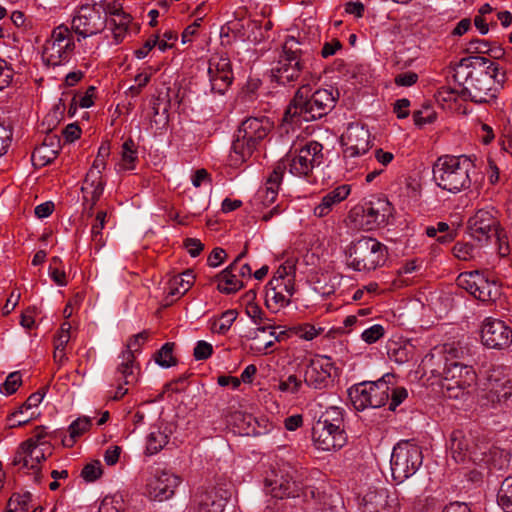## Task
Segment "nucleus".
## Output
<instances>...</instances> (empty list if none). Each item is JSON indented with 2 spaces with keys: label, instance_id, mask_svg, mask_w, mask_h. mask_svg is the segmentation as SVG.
Wrapping results in <instances>:
<instances>
[{
  "label": "nucleus",
  "instance_id": "09e8293b",
  "mask_svg": "<svg viewBox=\"0 0 512 512\" xmlns=\"http://www.w3.org/2000/svg\"><path fill=\"white\" fill-rule=\"evenodd\" d=\"M109 155L110 143L103 142L98 149L97 156L90 169L97 170L102 174V171L106 168V159L109 157Z\"/></svg>",
  "mask_w": 512,
  "mask_h": 512
},
{
  "label": "nucleus",
  "instance_id": "2f4dec72",
  "mask_svg": "<svg viewBox=\"0 0 512 512\" xmlns=\"http://www.w3.org/2000/svg\"><path fill=\"white\" fill-rule=\"evenodd\" d=\"M105 182L102 179V175L99 171L90 169L84 179L82 192L90 195L91 205L90 210L94 208L100 197L104 192Z\"/></svg>",
  "mask_w": 512,
  "mask_h": 512
},
{
  "label": "nucleus",
  "instance_id": "6e6552de",
  "mask_svg": "<svg viewBox=\"0 0 512 512\" xmlns=\"http://www.w3.org/2000/svg\"><path fill=\"white\" fill-rule=\"evenodd\" d=\"M391 379L394 375L386 373L377 381H364L348 389V396L357 411L366 408H379L387 404L390 396Z\"/></svg>",
  "mask_w": 512,
  "mask_h": 512
},
{
  "label": "nucleus",
  "instance_id": "f3484780",
  "mask_svg": "<svg viewBox=\"0 0 512 512\" xmlns=\"http://www.w3.org/2000/svg\"><path fill=\"white\" fill-rule=\"evenodd\" d=\"M480 340L487 349L505 350L512 345V328L501 319L486 317L480 326Z\"/></svg>",
  "mask_w": 512,
  "mask_h": 512
},
{
  "label": "nucleus",
  "instance_id": "4c0bfd02",
  "mask_svg": "<svg viewBox=\"0 0 512 512\" xmlns=\"http://www.w3.org/2000/svg\"><path fill=\"white\" fill-rule=\"evenodd\" d=\"M174 343H165L154 355L156 364L163 368H169L176 364V359L173 355Z\"/></svg>",
  "mask_w": 512,
  "mask_h": 512
},
{
  "label": "nucleus",
  "instance_id": "a878e982",
  "mask_svg": "<svg viewBox=\"0 0 512 512\" xmlns=\"http://www.w3.org/2000/svg\"><path fill=\"white\" fill-rule=\"evenodd\" d=\"M446 360L442 382H457L463 386H472L475 384L476 373L472 366L457 361Z\"/></svg>",
  "mask_w": 512,
  "mask_h": 512
},
{
  "label": "nucleus",
  "instance_id": "e2e57ef3",
  "mask_svg": "<svg viewBox=\"0 0 512 512\" xmlns=\"http://www.w3.org/2000/svg\"><path fill=\"white\" fill-rule=\"evenodd\" d=\"M227 257V253L223 248H214L207 258V264L210 267H218L221 265Z\"/></svg>",
  "mask_w": 512,
  "mask_h": 512
},
{
  "label": "nucleus",
  "instance_id": "c756f323",
  "mask_svg": "<svg viewBox=\"0 0 512 512\" xmlns=\"http://www.w3.org/2000/svg\"><path fill=\"white\" fill-rule=\"evenodd\" d=\"M191 276V270L188 269L181 275L174 276L167 283V287L164 288L166 293L165 305L172 304L175 300L180 298L186 292L192 288V283L189 278Z\"/></svg>",
  "mask_w": 512,
  "mask_h": 512
},
{
  "label": "nucleus",
  "instance_id": "69168bd1",
  "mask_svg": "<svg viewBox=\"0 0 512 512\" xmlns=\"http://www.w3.org/2000/svg\"><path fill=\"white\" fill-rule=\"evenodd\" d=\"M418 81V74L412 71L398 74L394 82L397 86L410 87Z\"/></svg>",
  "mask_w": 512,
  "mask_h": 512
},
{
  "label": "nucleus",
  "instance_id": "423d86ee",
  "mask_svg": "<svg viewBox=\"0 0 512 512\" xmlns=\"http://www.w3.org/2000/svg\"><path fill=\"white\" fill-rule=\"evenodd\" d=\"M273 128L266 116H251L242 121L232 143L231 160L235 164L244 163L262 146Z\"/></svg>",
  "mask_w": 512,
  "mask_h": 512
},
{
  "label": "nucleus",
  "instance_id": "b1692460",
  "mask_svg": "<svg viewBox=\"0 0 512 512\" xmlns=\"http://www.w3.org/2000/svg\"><path fill=\"white\" fill-rule=\"evenodd\" d=\"M178 484V476L167 470L156 468L147 483V489L151 498L164 501L172 497Z\"/></svg>",
  "mask_w": 512,
  "mask_h": 512
},
{
  "label": "nucleus",
  "instance_id": "bb28decb",
  "mask_svg": "<svg viewBox=\"0 0 512 512\" xmlns=\"http://www.w3.org/2000/svg\"><path fill=\"white\" fill-rule=\"evenodd\" d=\"M350 193V185L337 186L322 197L320 203L314 208V215L318 218L327 216L333 210V207L344 201Z\"/></svg>",
  "mask_w": 512,
  "mask_h": 512
},
{
  "label": "nucleus",
  "instance_id": "aec40b11",
  "mask_svg": "<svg viewBox=\"0 0 512 512\" xmlns=\"http://www.w3.org/2000/svg\"><path fill=\"white\" fill-rule=\"evenodd\" d=\"M345 158H353L365 154L370 147L369 130L359 123L348 125L346 132L341 136Z\"/></svg>",
  "mask_w": 512,
  "mask_h": 512
},
{
  "label": "nucleus",
  "instance_id": "ea45409f",
  "mask_svg": "<svg viewBox=\"0 0 512 512\" xmlns=\"http://www.w3.org/2000/svg\"><path fill=\"white\" fill-rule=\"evenodd\" d=\"M137 150L133 140L128 139L123 143L122 146V162L123 167L126 170H132L135 168V162L137 161Z\"/></svg>",
  "mask_w": 512,
  "mask_h": 512
},
{
  "label": "nucleus",
  "instance_id": "c9c22d12",
  "mask_svg": "<svg viewBox=\"0 0 512 512\" xmlns=\"http://www.w3.org/2000/svg\"><path fill=\"white\" fill-rule=\"evenodd\" d=\"M281 283H283V278L274 277L268 283V291L267 297H270L275 301L276 304H279L281 307L287 306L290 303V296L286 295L281 289Z\"/></svg>",
  "mask_w": 512,
  "mask_h": 512
},
{
  "label": "nucleus",
  "instance_id": "7ed1b4c3",
  "mask_svg": "<svg viewBox=\"0 0 512 512\" xmlns=\"http://www.w3.org/2000/svg\"><path fill=\"white\" fill-rule=\"evenodd\" d=\"M474 161L466 155H443L433 165V180L442 190L459 193L478 181Z\"/></svg>",
  "mask_w": 512,
  "mask_h": 512
},
{
  "label": "nucleus",
  "instance_id": "412c9836",
  "mask_svg": "<svg viewBox=\"0 0 512 512\" xmlns=\"http://www.w3.org/2000/svg\"><path fill=\"white\" fill-rule=\"evenodd\" d=\"M392 215V206L387 199L377 198L366 203L362 207V215L359 225L364 230H373L385 224Z\"/></svg>",
  "mask_w": 512,
  "mask_h": 512
},
{
  "label": "nucleus",
  "instance_id": "9b49d317",
  "mask_svg": "<svg viewBox=\"0 0 512 512\" xmlns=\"http://www.w3.org/2000/svg\"><path fill=\"white\" fill-rule=\"evenodd\" d=\"M423 454L419 445L410 440L399 441L392 450L390 466L393 480L398 484L412 477L422 466Z\"/></svg>",
  "mask_w": 512,
  "mask_h": 512
},
{
  "label": "nucleus",
  "instance_id": "5fc2aeb1",
  "mask_svg": "<svg viewBox=\"0 0 512 512\" xmlns=\"http://www.w3.org/2000/svg\"><path fill=\"white\" fill-rule=\"evenodd\" d=\"M213 345L204 340L197 341L194 346V360H206L213 354Z\"/></svg>",
  "mask_w": 512,
  "mask_h": 512
},
{
  "label": "nucleus",
  "instance_id": "473e14b6",
  "mask_svg": "<svg viewBox=\"0 0 512 512\" xmlns=\"http://www.w3.org/2000/svg\"><path fill=\"white\" fill-rule=\"evenodd\" d=\"M284 172L285 165L283 163H276L265 184L262 200L264 205H270L275 201Z\"/></svg>",
  "mask_w": 512,
  "mask_h": 512
},
{
  "label": "nucleus",
  "instance_id": "f8f14e48",
  "mask_svg": "<svg viewBox=\"0 0 512 512\" xmlns=\"http://www.w3.org/2000/svg\"><path fill=\"white\" fill-rule=\"evenodd\" d=\"M45 435L44 427H38L34 437L19 445L12 459V465L33 470L36 483L41 482L39 464L46 460L47 455L50 454V446L48 442L43 440Z\"/></svg>",
  "mask_w": 512,
  "mask_h": 512
},
{
  "label": "nucleus",
  "instance_id": "39448f33",
  "mask_svg": "<svg viewBox=\"0 0 512 512\" xmlns=\"http://www.w3.org/2000/svg\"><path fill=\"white\" fill-rule=\"evenodd\" d=\"M194 85L198 93L208 92L223 95L233 82L234 74L228 57L213 56L197 59Z\"/></svg>",
  "mask_w": 512,
  "mask_h": 512
},
{
  "label": "nucleus",
  "instance_id": "bf43d9fd",
  "mask_svg": "<svg viewBox=\"0 0 512 512\" xmlns=\"http://www.w3.org/2000/svg\"><path fill=\"white\" fill-rule=\"evenodd\" d=\"M31 498L32 495L30 492H24L22 494L13 493L10 497V506H14V509L27 510Z\"/></svg>",
  "mask_w": 512,
  "mask_h": 512
},
{
  "label": "nucleus",
  "instance_id": "4be33fe9",
  "mask_svg": "<svg viewBox=\"0 0 512 512\" xmlns=\"http://www.w3.org/2000/svg\"><path fill=\"white\" fill-rule=\"evenodd\" d=\"M229 492L213 485L198 488L194 498V510L197 512H223Z\"/></svg>",
  "mask_w": 512,
  "mask_h": 512
},
{
  "label": "nucleus",
  "instance_id": "3c124183",
  "mask_svg": "<svg viewBox=\"0 0 512 512\" xmlns=\"http://www.w3.org/2000/svg\"><path fill=\"white\" fill-rule=\"evenodd\" d=\"M102 465L100 461H93L84 466L81 476L87 482H93L102 475Z\"/></svg>",
  "mask_w": 512,
  "mask_h": 512
},
{
  "label": "nucleus",
  "instance_id": "864d4df0",
  "mask_svg": "<svg viewBox=\"0 0 512 512\" xmlns=\"http://www.w3.org/2000/svg\"><path fill=\"white\" fill-rule=\"evenodd\" d=\"M408 397V391L404 387H396L391 390L389 401L388 403V409L390 411H395L396 408L403 403V401Z\"/></svg>",
  "mask_w": 512,
  "mask_h": 512
},
{
  "label": "nucleus",
  "instance_id": "58836bf2",
  "mask_svg": "<svg viewBox=\"0 0 512 512\" xmlns=\"http://www.w3.org/2000/svg\"><path fill=\"white\" fill-rule=\"evenodd\" d=\"M472 386H463L457 382H441L443 394L450 399H462L469 394Z\"/></svg>",
  "mask_w": 512,
  "mask_h": 512
},
{
  "label": "nucleus",
  "instance_id": "680f3d73",
  "mask_svg": "<svg viewBox=\"0 0 512 512\" xmlns=\"http://www.w3.org/2000/svg\"><path fill=\"white\" fill-rule=\"evenodd\" d=\"M437 233H444L436 238L437 242L441 244L450 243L455 237V231L451 230L449 225L445 222H438L436 224Z\"/></svg>",
  "mask_w": 512,
  "mask_h": 512
},
{
  "label": "nucleus",
  "instance_id": "e433bc0d",
  "mask_svg": "<svg viewBox=\"0 0 512 512\" xmlns=\"http://www.w3.org/2000/svg\"><path fill=\"white\" fill-rule=\"evenodd\" d=\"M497 501L505 512H512V476L502 482Z\"/></svg>",
  "mask_w": 512,
  "mask_h": 512
},
{
  "label": "nucleus",
  "instance_id": "7c9ffc66",
  "mask_svg": "<svg viewBox=\"0 0 512 512\" xmlns=\"http://www.w3.org/2000/svg\"><path fill=\"white\" fill-rule=\"evenodd\" d=\"M449 449L455 462H465L470 457L472 441L463 431L455 430L450 435Z\"/></svg>",
  "mask_w": 512,
  "mask_h": 512
},
{
  "label": "nucleus",
  "instance_id": "4d7b16f0",
  "mask_svg": "<svg viewBox=\"0 0 512 512\" xmlns=\"http://www.w3.org/2000/svg\"><path fill=\"white\" fill-rule=\"evenodd\" d=\"M203 186L210 194L212 191V180L206 169H198L194 172V187Z\"/></svg>",
  "mask_w": 512,
  "mask_h": 512
},
{
  "label": "nucleus",
  "instance_id": "5701e85b",
  "mask_svg": "<svg viewBox=\"0 0 512 512\" xmlns=\"http://www.w3.org/2000/svg\"><path fill=\"white\" fill-rule=\"evenodd\" d=\"M148 336V331L144 330L131 337L126 345V349L119 356L121 362L117 367V371L122 374L126 384H131L136 381L134 373L136 368L134 353L141 349V346L147 341Z\"/></svg>",
  "mask_w": 512,
  "mask_h": 512
},
{
  "label": "nucleus",
  "instance_id": "9d476101",
  "mask_svg": "<svg viewBox=\"0 0 512 512\" xmlns=\"http://www.w3.org/2000/svg\"><path fill=\"white\" fill-rule=\"evenodd\" d=\"M348 266L355 271L375 270L386 261L387 248L384 244L371 237H362L347 249Z\"/></svg>",
  "mask_w": 512,
  "mask_h": 512
},
{
  "label": "nucleus",
  "instance_id": "f03ea898",
  "mask_svg": "<svg viewBox=\"0 0 512 512\" xmlns=\"http://www.w3.org/2000/svg\"><path fill=\"white\" fill-rule=\"evenodd\" d=\"M488 62L489 59L480 56L464 58L453 70L452 77L462 87V94L475 103H488L497 95L495 80L486 72Z\"/></svg>",
  "mask_w": 512,
  "mask_h": 512
},
{
  "label": "nucleus",
  "instance_id": "cd10ccee",
  "mask_svg": "<svg viewBox=\"0 0 512 512\" xmlns=\"http://www.w3.org/2000/svg\"><path fill=\"white\" fill-rule=\"evenodd\" d=\"M512 397V380L508 376L490 375L487 398L492 403H506Z\"/></svg>",
  "mask_w": 512,
  "mask_h": 512
},
{
  "label": "nucleus",
  "instance_id": "393cba45",
  "mask_svg": "<svg viewBox=\"0 0 512 512\" xmlns=\"http://www.w3.org/2000/svg\"><path fill=\"white\" fill-rule=\"evenodd\" d=\"M107 25L112 32L115 44L121 43L128 35L137 33L139 27L133 24L130 14L123 11V1H121V9L114 14H109Z\"/></svg>",
  "mask_w": 512,
  "mask_h": 512
},
{
  "label": "nucleus",
  "instance_id": "2eb2a0df",
  "mask_svg": "<svg viewBox=\"0 0 512 512\" xmlns=\"http://www.w3.org/2000/svg\"><path fill=\"white\" fill-rule=\"evenodd\" d=\"M323 146L317 141H310L296 150L295 153L288 154L277 163H283L285 170L289 168L291 174L298 177H307L315 167L323 163Z\"/></svg>",
  "mask_w": 512,
  "mask_h": 512
},
{
  "label": "nucleus",
  "instance_id": "c03bdc74",
  "mask_svg": "<svg viewBox=\"0 0 512 512\" xmlns=\"http://www.w3.org/2000/svg\"><path fill=\"white\" fill-rule=\"evenodd\" d=\"M302 493L308 503L310 500H313L315 504L319 505L318 510L324 511L330 506L327 496L322 494L317 488L308 487Z\"/></svg>",
  "mask_w": 512,
  "mask_h": 512
},
{
  "label": "nucleus",
  "instance_id": "774afa93",
  "mask_svg": "<svg viewBox=\"0 0 512 512\" xmlns=\"http://www.w3.org/2000/svg\"><path fill=\"white\" fill-rule=\"evenodd\" d=\"M246 313L254 324H260L265 319V313L257 304H249L246 308Z\"/></svg>",
  "mask_w": 512,
  "mask_h": 512
},
{
  "label": "nucleus",
  "instance_id": "1a4fd4ad",
  "mask_svg": "<svg viewBox=\"0 0 512 512\" xmlns=\"http://www.w3.org/2000/svg\"><path fill=\"white\" fill-rule=\"evenodd\" d=\"M418 496L407 486L403 490L369 489L363 497L364 512H399L402 507L412 508Z\"/></svg>",
  "mask_w": 512,
  "mask_h": 512
},
{
  "label": "nucleus",
  "instance_id": "de8ad7c7",
  "mask_svg": "<svg viewBox=\"0 0 512 512\" xmlns=\"http://www.w3.org/2000/svg\"><path fill=\"white\" fill-rule=\"evenodd\" d=\"M384 335L385 328L381 324H374L362 332L361 339L367 344H373Z\"/></svg>",
  "mask_w": 512,
  "mask_h": 512
},
{
  "label": "nucleus",
  "instance_id": "6ab92c4d",
  "mask_svg": "<svg viewBox=\"0 0 512 512\" xmlns=\"http://www.w3.org/2000/svg\"><path fill=\"white\" fill-rule=\"evenodd\" d=\"M468 229L472 238L486 243L492 238L499 239V221L494 209H480L468 220Z\"/></svg>",
  "mask_w": 512,
  "mask_h": 512
},
{
  "label": "nucleus",
  "instance_id": "49530a36",
  "mask_svg": "<svg viewBox=\"0 0 512 512\" xmlns=\"http://www.w3.org/2000/svg\"><path fill=\"white\" fill-rule=\"evenodd\" d=\"M91 426L89 417H80L73 421L69 426L71 442H75L76 438L85 433Z\"/></svg>",
  "mask_w": 512,
  "mask_h": 512
},
{
  "label": "nucleus",
  "instance_id": "a19ab883",
  "mask_svg": "<svg viewBox=\"0 0 512 512\" xmlns=\"http://www.w3.org/2000/svg\"><path fill=\"white\" fill-rule=\"evenodd\" d=\"M44 395L45 393L42 391L32 393L25 401V403L11 414L12 418L14 419L20 415L27 414L29 411H34L33 409H36L38 405L43 401Z\"/></svg>",
  "mask_w": 512,
  "mask_h": 512
},
{
  "label": "nucleus",
  "instance_id": "a211bd4d",
  "mask_svg": "<svg viewBox=\"0 0 512 512\" xmlns=\"http://www.w3.org/2000/svg\"><path fill=\"white\" fill-rule=\"evenodd\" d=\"M336 368L329 356H316L309 359L303 369V382L310 388L322 390L331 382L332 371Z\"/></svg>",
  "mask_w": 512,
  "mask_h": 512
},
{
  "label": "nucleus",
  "instance_id": "13d9d810",
  "mask_svg": "<svg viewBox=\"0 0 512 512\" xmlns=\"http://www.w3.org/2000/svg\"><path fill=\"white\" fill-rule=\"evenodd\" d=\"M453 254L456 258L467 261L474 256V247L469 243H456L453 247Z\"/></svg>",
  "mask_w": 512,
  "mask_h": 512
},
{
  "label": "nucleus",
  "instance_id": "c85d7f7f",
  "mask_svg": "<svg viewBox=\"0 0 512 512\" xmlns=\"http://www.w3.org/2000/svg\"><path fill=\"white\" fill-rule=\"evenodd\" d=\"M237 270L236 264L231 263L216 276L217 289L221 293L233 294L244 286L242 279L238 278Z\"/></svg>",
  "mask_w": 512,
  "mask_h": 512
},
{
  "label": "nucleus",
  "instance_id": "f257e3e1",
  "mask_svg": "<svg viewBox=\"0 0 512 512\" xmlns=\"http://www.w3.org/2000/svg\"><path fill=\"white\" fill-rule=\"evenodd\" d=\"M338 90L333 87L312 92V84L303 83L288 105L284 120L292 123L314 121L326 116L336 105Z\"/></svg>",
  "mask_w": 512,
  "mask_h": 512
},
{
  "label": "nucleus",
  "instance_id": "20e7f679",
  "mask_svg": "<svg viewBox=\"0 0 512 512\" xmlns=\"http://www.w3.org/2000/svg\"><path fill=\"white\" fill-rule=\"evenodd\" d=\"M299 44L295 37H287L283 45V54L276 67L272 69V77L277 83L292 87L296 84L300 87L303 83L317 84L319 77L306 67Z\"/></svg>",
  "mask_w": 512,
  "mask_h": 512
},
{
  "label": "nucleus",
  "instance_id": "79ce46f5",
  "mask_svg": "<svg viewBox=\"0 0 512 512\" xmlns=\"http://www.w3.org/2000/svg\"><path fill=\"white\" fill-rule=\"evenodd\" d=\"M238 313L236 310L230 309L223 312L218 319V321L214 322L213 330L218 334H225L234 321L237 319Z\"/></svg>",
  "mask_w": 512,
  "mask_h": 512
},
{
  "label": "nucleus",
  "instance_id": "338daca9",
  "mask_svg": "<svg viewBox=\"0 0 512 512\" xmlns=\"http://www.w3.org/2000/svg\"><path fill=\"white\" fill-rule=\"evenodd\" d=\"M71 325L69 322H64L61 325L60 332L55 340V343L60 347L59 350L65 348L70 339Z\"/></svg>",
  "mask_w": 512,
  "mask_h": 512
},
{
  "label": "nucleus",
  "instance_id": "603ef678",
  "mask_svg": "<svg viewBox=\"0 0 512 512\" xmlns=\"http://www.w3.org/2000/svg\"><path fill=\"white\" fill-rule=\"evenodd\" d=\"M21 383V374L19 372H12L7 376L0 391L6 395H11L16 392Z\"/></svg>",
  "mask_w": 512,
  "mask_h": 512
},
{
  "label": "nucleus",
  "instance_id": "72a5a7b5",
  "mask_svg": "<svg viewBox=\"0 0 512 512\" xmlns=\"http://www.w3.org/2000/svg\"><path fill=\"white\" fill-rule=\"evenodd\" d=\"M58 154V149L53 148V138H47L43 144L32 153V161L35 165L45 166L51 163Z\"/></svg>",
  "mask_w": 512,
  "mask_h": 512
},
{
  "label": "nucleus",
  "instance_id": "0eeeda50",
  "mask_svg": "<svg viewBox=\"0 0 512 512\" xmlns=\"http://www.w3.org/2000/svg\"><path fill=\"white\" fill-rule=\"evenodd\" d=\"M344 411L336 406L327 408L312 427L315 447L323 451L341 449L347 443Z\"/></svg>",
  "mask_w": 512,
  "mask_h": 512
},
{
  "label": "nucleus",
  "instance_id": "dca6fc26",
  "mask_svg": "<svg viewBox=\"0 0 512 512\" xmlns=\"http://www.w3.org/2000/svg\"><path fill=\"white\" fill-rule=\"evenodd\" d=\"M456 283L458 287L483 302H493L501 295L499 283L478 270L460 273Z\"/></svg>",
  "mask_w": 512,
  "mask_h": 512
},
{
  "label": "nucleus",
  "instance_id": "37998d69",
  "mask_svg": "<svg viewBox=\"0 0 512 512\" xmlns=\"http://www.w3.org/2000/svg\"><path fill=\"white\" fill-rule=\"evenodd\" d=\"M303 380L295 374L289 375L286 379H282L278 383V390L283 393L297 394L303 386Z\"/></svg>",
  "mask_w": 512,
  "mask_h": 512
},
{
  "label": "nucleus",
  "instance_id": "a18cd8bd",
  "mask_svg": "<svg viewBox=\"0 0 512 512\" xmlns=\"http://www.w3.org/2000/svg\"><path fill=\"white\" fill-rule=\"evenodd\" d=\"M107 217V213L105 211H99L96 214L95 223L91 228V236L92 240L99 245L100 247L103 245V234L102 230L105 226V220Z\"/></svg>",
  "mask_w": 512,
  "mask_h": 512
},
{
  "label": "nucleus",
  "instance_id": "ddd939ff",
  "mask_svg": "<svg viewBox=\"0 0 512 512\" xmlns=\"http://www.w3.org/2000/svg\"><path fill=\"white\" fill-rule=\"evenodd\" d=\"M75 50L72 31L65 25L55 27L42 48L43 62L48 66H61L68 63Z\"/></svg>",
  "mask_w": 512,
  "mask_h": 512
},
{
  "label": "nucleus",
  "instance_id": "052dcab7",
  "mask_svg": "<svg viewBox=\"0 0 512 512\" xmlns=\"http://www.w3.org/2000/svg\"><path fill=\"white\" fill-rule=\"evenodd\" d=\"M13 78V69L2 58H0V90L8 87Z\"/></svg>",
  "mask_w": 512,
  "mask_h": 512
},
{
  "label": "nucleus",
  "instance_id": "f704fd0d",
  "mask_svg": "<svg viewBox=\"0 0 512 512\" xmlns=\"http://www.w3.org/2000/svg\"><path fill=\"white\" fill-rule=\"evenodd\" d=\"M168 435L157 427H152L146 437L147 455H155L160 452L168 443Z\"/></svg>",
  "mask_w": 512,
  "mask_h": 512
},
{
  "label": "nucleus",
  "instance_id": "4468645a",
  "mask_svg": "<svg viewBox=\"0 0 512 512\" xmlns=\"http://www.w3.org/2000/svg\"><path fill=\"white\" fill-rule=\"evenodd\" d=\"M266 493L276 499L296 498L301 495L302 484L297 470L290 464H282L265 479Z\"/></svg>",
  "mask_w": 512,
  "mask_h": 512
},
{
  "label": "nucleus",
  "instance_id": "6e6d98bb",
  "mask_svg": "<svg viewBox=\"0 0 512 512\" xmlns=\"http://www.w3.org/2000/svg\"><path fill=\"white\" fill-rule=\"evenodd\" d=\"M485 67L487 74L495 80V87H497V85L502 86L505 82L506 76L505 71L499 66V64L489 60V62L485 64Z\"/></svg>",
  "mask_w": 512,
  "mask_h": 512
},
{
  "label": "nucleus",
  "instance_id": "0e129e2a",
  "mask_svg": "<svg viewBox=\"0 0 512 512\" xmlns=\"http://www.w3.org/2000/svg\"><path fill=\"white\" fill-rule=\"evenodd\" d=\"M12 131L9 127L0 123V156L5 154L10 146Z\"/></svg>",
  "mask_w": 512,
  "mask_h": 512
},
{
  "label": "nucleus",
  "instance_id": "8fccbe9b",
  "mask_svg": "<svg viewBox=\"0 0 512 512\" xmlns=\"http://www.w3.org/2000/svg\"><path fill=\"white\" fill-rule=\"evenodd\" d=\"M99 512H124V503L119 497L107 496L102 500Z\"/></svg>",
  "mask_w": 512,
  "mask_h": 512
}]
</instances>
